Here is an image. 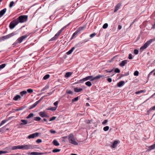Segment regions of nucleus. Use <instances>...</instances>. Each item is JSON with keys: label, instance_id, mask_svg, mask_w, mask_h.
Wrapping results in <instances>:
<instances>
[{"label": "nucleus", "instance_id": "16", "mask_svg": "<svg viewBox=\"0 0 155 155\" xmlns=\"http://www.w3.org/2000/svg\"><path fill=\"white\" fill-rule=\"evenodd\" d=\"M85 28V26L81 27L78 29L77 31H78V33H80Z\"/></svg>", "mask_w": 155, "mask_h": 155}, {"label": "nucleus", "instance_id": "8", "mask_svg": "<svg viewBox=\"0 0 155 155\" xmlns=\"http://www.w3.org/2000/svg\"><path fill=\"white\" fill-rule=\"evenodd\" d=\"M38 133H35L32 134L28 137V139H30L31 138H34L36 137H38Z\"/></svg>", "mask_w": 155, "mask_h": 155}, {"label": "nucleus", "instance_id": "6", "mask_svg": "<svg viewBox=\"0 0 155 155\" xmlns=\"http://www.w3.org/2000/svg\"><path fill=\"white\" fill-rule=\"evenodd\" d=\"M97 78H83L82 79L79 80V81L75 83V84L80 83H82L83 82L86 81L88 80H90V81H93L95 80Z\"/></svg>", "mask_w": 155, "mask_h": 155}, {"label": "nucleus", "instance_id": "5", "mask_svg": "<svg viewBox=\"0 0 155 155\" xmlns=\"http://www.w3.org/2000/svg\"><path fill=\"white\" fill-rule=\"evenodd\" d=\"M28 16L27 15H21L19 16L17 19H18L19 22L22 23L27 21Z\"/></svg>", "mask_w": 155, "mask_h": 155}, {"label": "nucleus", "instance_id": "36", "mask_svg": "<svg viewBox=\"0 0 155 155\" xmlns=\"http://www.w3.org/2000/svg\"><path fill=\"white\" fill-rule=\"evenodd\" d=\"M49 87L48 85H46L41 90V91H43L45 90L48 89Z\"/></svg>", "mask_w": 155, "mask_h": 155}, {"label": "nucleus", "instance_id": "40", "mask_svg": "<svg viewBox=\"0 0 155 155\" xmlns=\"http://www.w3.org/2000/svg\"><path fill=\"white\" fill-rule=\"evenodd\" d=\"M78 100V97H76L72 100V102H73L76 101Z\"/></svg>", "mask_w": 155, "mask_h": 155}, {"label": "nucleus", "instance_id": "18", "mask_svg": "<svg viewBox=\"0 0 155 155\" xmlns=\"http://www.w3.org/2000/svg\"><path fill=\"white\" fill-rule=\"evenodd\" d=\"M21 123L20 124V125H26V124H27L28 123L27 121L26 120L21 119Z\"/></svg>", "mask_w": 155, "mask_h": 155}, {"label": "nucleus", "instance_id": "13", "mask_svg": "<svg viewBox=\"0 0 155 155\" xmlns=\"http://www.w3.org/2000/svg\"><path fill=\"white\" fill-rule=\"evenodd\" d=\"M121 5V3H119L117 4L115 6V9L114 10V12H115L119 9Z\"/></svg>", "mask_w": 155, "mask_h": 155}, {"label": "nucleus", "instance_id": "52", "mask_svg": "<svg viewBox=\"0 0 155 155\" xmlns=\"http://www.w3.org/2000/svg\"><path fill=\"white\" fill-rule=\"evenodd\" d=\"M139 51L137 49H135L134 51V54H138Z\"/></svg>", "mask_w": 155, "mask_h": 155}, {"label": "nucleus", "instance_id": "19", "mask_svg": "<svg viewBox=\"0 0 155 155\" xmlns=\"http://www.w3.org/2000/svg\"><path fill=\"white\" fill-rule=\"evenodd\" d=\"M118 140L114 141V142L113 144L111 146V147L113 148H115L116 147L118 143Z\"/></svg>", "mask_w": 155, "mask_h": 155}, {"label": "nucleus", "instance_id": "9", "mask_svg": "<svg viewBox=\"0 0 155 155\" xmlns=\"http://www.w3.org/2000/svg\"><path fill=\"white\" fill-rule=\"evenodd\" d=\"M51 152H45V153H39L37 152H32L31 153V155H41L44 154L51 153Z\"/></svg>", "mask_w": 155, "mask_h": 155}, {"label": "nucleus", "instance_id": "46", "mask_svg": "<svg viewBox=\"0 0 155 155\" xmlns=\"http://www.w3.org/2000/svg\"><path fill=\"white\" fill-rule=\"evenodd\" d=\"M7 153V151H3L2 150L0 151V155H1L3 154L6 153Z\"/></svg>", "mask_w": 155, "mask_h": 155}, {"label": "nucleus", "instance_id": "32", "mask_svg": "<svg viewBox=\"0 0 155 155\" xmlns=\"http://www.w3.org/2000/svg\"><path fill=\"white\" fill-rule=\"evenodd\" d=\"M14 34L13 33H12L11 34H9V35H6V36H4L3 37V38L5 39H7V38H9V36H13V35H14Z\"/></svg>", "mask_w": 155, "mask_h": 155}, {"label": "nucleus", "instance_id": "11", "mask_svg": "<svg viewBox=\"0 0 155 155\" xmlns=\"http://www.w3.org/2000/svg\"><path fill=\"white\" fill-rule=\"evenodd\" d=\"M60 34V33H59V32H58L55 34L54 36L51 39L49 40V41H51L54 40H55L59 36V35Z\"/></svg>", "mask_w": 155, "mask_h": 155}, {"label": "nucleus", "instance_id": "43", "mask_svg": "<svg viewBox=\"0 0 155 155\" xmlns=\"http://www.w3.org/2000/svg\"><path fill=\"white\" fill-rule=\"evenodd\" d=\"M14 4V2H13V1L11 2L10 3L9 5V7H10V8L12 7L13 6Z\"/></svg>", "mask_w": 155, "mask_h": 155}, {"label": "nucleus", "instance_id": "24", "mask_svg": "<svg viewBox=\"0 0 155 155\" xmlns=\"http://www.w3.org/2000/svg\"><path fill=\"white\" fill-rule=\"evenodd\" d=\"M74 49L75 47H73L71 48V49H70V50H69L68 52H67V54L68 55H69L71 54Z\"/></svg>", "mask_w": 155, "mask_h": 155}, {"label": "nucleus", "instance_id": "17", "mask_svg": "<svg viewBox=\"0 0 155 155\" xmlns=\"http://www.w3.org/2000/svg\"><path fill=\"white\" fill-rule=\"evenodd\" d=\"M107 72H110V73H119L120 72V70L118 68H117L115 69L114 71V70H112L110 71H106Z\"/></svg>", "mask_w": 155, "mask_h": 155}, {"label": "nucleus", "instance_id": "55", "mask_svg": "<svg viewBox=\"0 0 155 155\" xmlns=\"http://www.w3.org/2000/svg\"><path fill=\"white\" fill-rule=\"evenodd\" d=\"M107 122L108 120H105L102 122V124L103 125L105 124Z\"/></svg>", "mask_w": 155, "mask_h": 155}, {"label": "nucleus", "instance_id": "15", "mask_svg": "<svg viewBox=\"0 0 155 155\" xmlns=\"http://www.w3.org/2000/svg\"><path fill=\"white\" fill-rule=\"evenodd\" d=\"M125 84V82L124 81H121L117 84V86L119 87H121Z\"/></svg>", "mask_w": 155, "mask_h": 155}, {"label": "nucleus", "instance_id": "48", "mask_svg": "<svg viewBox=\"0 0 155 155\" xmlns=\"http://www.w3.org/2000/svg\"><path fill=\"white\" fill-rule=\"evenodd\" d=\"M155 110V106H153V107L150 109L149 111H148V112H150L152 110Z\"/></svg>", "mask_w": 155, "mask_h": 155}, {"label": "nucleus", "instance_id": "64", "mask_svg": "<svg viewBox=\"0 0 155 155\" xmlns=\"http://www.w3.org/2000/svg\"><path fill=\"white\" fill-rule=\"evenodd\" d=\"M91 121L90 120H87L86 121V123L87 124H89L90 123Z\"/></svg>", "mask_w": 155, "mask_h": 155}, {"label": "nucleus", "instance_id": "26", "mask_svg": "<svg viewBox=\"0 0 155 155\" xmlns=\"http://www.w3.org/2000/svg\"><path fill=\"white\" fill-rule=\"evenodd\" d=\"M53 144L55 146H58L60 144L58 142V141L56 140H54L53 141Z\"/></svg>", "mask_w": 155, "mask_h": 155}, {"label": "nucleus", "instance_id": "10", "mask_svg": "<svg viewBox=\"0 0 155 155\" xmlns=\"http://www.w3.org/2000/svg\"><path fill=\"white\" fill-rule=\"evenodd\" d=\"M60 34V33H59V32H58L55 34L54 36L51 39L49 40V41H51L54 40H55L59 36V35Z\"/></svg>", "mask_w": 155, "mask_h": 155}, {"label": "nucleus", "instance_id": "44", "mask_svg": "<svg viewBox=\"0 0 155 155\" xmlns=\"http://www.w3.org/2000/svg\"><path fill=\"white\" fill-rule=\"evenodd\" d=\"M129 73L128 72H127V73H126V74H123L121 75L119 78H121L122 77L127 76L129 75Z\"/></svg>", "mask_w": 155, "mask_h": 155}, {"label": "nucleus", "instance_id": "50", "mask_svg": "<svg viewBox=\"0 0 155 155\" xmlns=\"http://www.w3.org/2000/svg\"><path fill=\"white\" fill-rule=\"evenodd\" d=\"M44 97H41V98L38 101H37L36 102L38 104L42 100L43 98Z\"/></svg>", "mask_w": 155, "mask_h": 155}, {"label": "nucleus", "instance_id": "25", "mask_svg": "<svg viewBox=\"0 0 155 155\" xmlns=\"http://www.w3.org/2000/svg\"><path fill=\"white\" fill-rule=\"evenodd\" d=\"M21 98V97L19 95H17L15 96L13 99L15 101H17L19 99H20Z\"/></svg>", "mask_w": 155, "mask_h": 155}, {"label": "nucleus", "instance_id": "29", "mask_svg": "<svg viewBox=\"0 0 155 155\" xmlns=\"http://www.w3.org/2000/svg\"><path fill=\"white\" fill-rule=\"evenodd\" d=\"M18 149H20V145L13 146L12 148V150H14Z\"/></svg>", "mask_w": 155, "mask_h": 155}, {"label": "nucleus", "instance_id": "45", "mask_svg": "<svg viewBox=\"0 0 155 155\" xmlns=\"http://www.w3.org/2000/svg\"><path fill=\"white\" fill-rule=\"evenodd\" d=\"M56 117H52L49 120V121H52L54 120L55 119Z\"/></svg>", "mask_w": 155, "mask_h": 155}, {"label": "nucleus", "instance_id": "54", "mask_svg": "<svg viewBox=\"0 0 155 155\" xmlns=\"http://www.w3.org/2000/svg\"><path fill=\"white\" fill-rule=\"evenodd\" d=\"M66 26H65L63 28H62L58 32H59V33H61L62 31H63V30L65 28Z\"/></svg>", "mask_w": 155, "mask_h": 155}, {"label": "nucleus", "instance_id": "21", "mask_svg": "<svg viewBox=\"0 0 155 155\" xmlns=\"http://www.w3.org/2000/svg\"><path fill=\"white\" fill-rule=\"evenodd\" d=\"M74 91L76 92H79L83 90V89L81 88H78V87H75L74 88Z\"/></svg>", "mask_w": 155, "mask_h": 155}, {"label": "nucleus", "instance_id": "37", "mask_svg": "<svg viewBox=\"0 0 155 155\" xmlns=\"http://www.w3.org/2000/svg\"><path fill=\"white\" fill-rule=\"evenodd\" d=\"M61 150L60 149H55L52 150V152L54 153L58 152L60 151Z\"/></svg>", "mask_w": 155, "mask_h": 155}, {"label": "nucleus", "instance_id": "33", "mask_svg": "<svg viewBox=\"0 0 155 155\" xmlns=\"http://www.w3.org/2000/svg\"><path fill=\"white\" fill-rule=\"evenodd\" d=\"M27 93V91H24L20 92V94L21 95L23 96L24 95L26 94Z\"/></svg>", "mask_w": 155, "mask_h": 155}, {"label": "nucleus", "instance_id": "47", "mask_svg": "<svg viewBox=\"0 0 155 155\" xmlns=\"http://www.w3.org/2000/svg\"><path fill=\"white\" fill-rule=\"evenodd\" d=\"M139 74V72L137 71H135L134 73V75L135 76H137Z\"/></svg>", "mask_w": 155, "mask_h": 155}, {"label": "nucleus", "instance_id": "14", "mask_svg": "<svg viewBox=\"0 0 155 155\" xmlns=\"http://www.w3.org/2000/svg\"><path fill=\"white\" fill-rule=\"evenodd\" d=\"M7 10L6 8H5L0 11V18L5 13Z\"/></svg>", "mask_w": 155, "mask_h": 155}, {"label": "nucleus", "instance_id": "31", "mask_svg": "<svg viewBox=\"0 0 155 155\" xmlns=\"http://www.w3.org/2000/svg\"><path fill=\"white\" fill-rule=\"evenodd\" d=\"M41 119V118L38 117H35L33 118V120L36 121H39Z\"/></svg>", "mask_w": 155, "mask_h": 155}, {"label": "nucleus", "instance_id": "30", "mask_svg": "<svg viewBox=\"0 0 155 155\" xmlns=\"http://www.w3.org/2000/svg\"><path fill=\"white\" fill-rule=\"evenodd\" d=\"M57 109V107H51L48 108L47 109V110H51L52 111H54Z\"/></svg>", "mask_w": 155, "mask_h": 155}, {"label": "nucleus", "instance_id": "38", "mask_svg": "<svg viewBox=\"0 0 155 155\" xmlns=\"http://www.w3.org/2000/svg\"><path fill=\"white\" fill-rule=\"evenodd\" d=\"M78 31H76L72 35V37H71V39H72L77 34H78Z\"/></svg>", "mask_w": 155, "mask_h": 155}, {"label": "nucleus", "instance_id": "27", "mask_svg": "<svg viewBox=\"0 0 155 155\" xmlns=\"http://www.w3.org/2000/svg\"><path fill=\"white\" fill-rule=\"evenodd\" d=\"M154 70H153L152 71H151L148 75V78H149L150 77L152 76L151 75L153 74V75H155V71H154Z\"/></svg>", "mask_w": 155, "mask_h": 155}, {"label": "nucleus", "instance_id": "7", "mask_svg": "<svg viewBox=\"0 0 155 155\" xmlns=\"http://www.w3.org/2000/svg\"><path fill=\"white\" fill-rule=\"evenodd\" d=\"M28 36V35H25L19 38L17 40L18 43H21L23 40L25 39Z\"/></svg>", "mask_w": 155, "mask_h": 155}, {"label": "nucleus", "instance_id": "20", "mask_svg": "<svg viewBox=\"0 0 155 155\" xmlns=\"http://www.w3.org/2000/svg\"><path fill=\"white\" fill-rule=\"evenodd\" d=\"M39 115L42 117H45V116H46V115L47 113L45 111L40 112L39 113Z\"/></svg>", "mask_w": 155, "mask_h": 155}, {"label": "nucleus", "instance_id": "1", "mask_svg": "<svg viewBox=\"0 0 155 155\" xmlns=\"http://www.w3.org/2000/svg\"><path fill=\"white\" fill-rule=\"evenodd\" d=\"M155 39H151L147 41L144 45L142 46L140 48V51L142 52L143 50L146 49L149 45L153 42L155 41Z\"/></svg>", "mask_w": 155, "mask_h": 155}, {"label": "nucleus", "instance_id": "12", "mask_svg": "<svg viewBox=\"0 0 155 155\" xmlns=\"http://www.w3.org/2000/svg\"><path fill=\"white\" fill-rule=\"evenodd\" d=\"M127 61L128 60H126L123 61L119 65L121 67H123L127 63Z\"/></svg>", "mask_w": 155, "mask_h": 155}, {"label": "nucleus", "instance_id": "42", "mask_svg": "<svg viewBox=\"0 0 155 155\" xmlns=\"http://www.w3.org/2000/svg\"><path fill=\"white\" fill-rule=\"evenodd\" d=\"M108 26V25L107 23H105L103 25V28L104 29H106L107 27Z\"/></svg>", "mask_w": 155, "mask_h": 155}, {"label": "nucleus", "instance_id": "34", "mask_svg": "<svg viewBox=\"0 0 155 155\" xmlns=\"http://www.w3.org/2000/svg\"><path fill=\"white\" fill-rule=\"evenodd\" d=\"M85 84L88 87H90L91 86L92 84L91 83V82L90 81H88L86 82Z\"/></svg>", "mask_w": 155, "mask_h": 155}, {"label": "nucleus", "instance_id": "22", "mask_svg": "<svg viewBox=\"0 0 155 155\" xmlns=\"http://www.w3.org/2000/svg\"><path fill=\"white\" fill-rule=\"evenodd\" d=\"M155 148V143L153 145L149 146L148 147V148L147 150V151H150L154 149Z\"/></svg>", "mask_w": 155, "mask_h": 155}, {"label": "nucleus", "instance_id": "4", "mask_svg": "<svg viewBox=\"0 0 155 155\" xmlns=\"http://www.w3.org/2000/svg\"><path fill=\"white\" fill-rule=\"evenodd\" d=\"M68 140L70 143L75 145H78V143L75 141L74 135L72 134H71L69 135Z\"/></svg>", "mask_w": 155, "mask_h": 155}, {"label": "nucleus", "instance_id": "51", "mask_svg": "<svg viewBox=\"0 0 155 155\" xmlns=\"http://www.w3.org/2000/svg\"><path fill=\"white\" fill-rule=\"evenodd\" d=\"M27 92L29 93H31L33 92V90L31 89H29L27 90Z\"/></svg>", "mask_w": 155, "mask_h": 155}, {"label": "nucleus", "instance_id": "2", "mask_svg": "<svg viewBox=\"0 0 155 155\" xmlns=\"http://www.w3.org/2000/svg\"><path fill=\"white\" fill-rule=\"evenodd\" d=\"M20 149L22 150H28L36 148L35 146H33L31 145H20Z\"/></svg>", "mask_w": 155, "mask_h": 155}, {"label": "nucleus", "instance_id": "53", "mask_svg": "<svg viewBox=\"0 0 155 155\" xmlns=\"http://www.w3.org/2000/svg\"><path fill=\"white\" fill-rule=\"evenodd\" d=\"M6 120H4L2 121L1 122V124L0 125V126L3 125L5 123H6Z\"/></svg>", "mask_w": 155, "mask_h": 155}, {"label": "nucleus", "instance_id": "49", "mask_svg": "<svg viewBox=\"0 0 155 155\" xmlns=\"http://www.w3.org/2000/svg\"><path fill=\"white\" fill-rule=\"evenodd\" d=\"M143 90H140L135 92V94H138L140 93H142L143 92Z\"/></svg>", "mask_w": 155, "mask_h": 155}, {"label": "nucleus", "instance_id": "58", "mask_svg": "<svg viewBox=\"0 0 155 155\" xmlns=\"http://www.w3.org/2000/svg\"><path fill=\"white\" fill-rule=\"evenodd\" d=\"M128 58L129 59H132V55L130 54L129 55Z\"/></svg>", "mask_w": 155, "mask_h": 155}, {"label": "nucleus", "instance_id": "41", "mask_svg": "<svg viewBox=\"0 0 155 155\" xmlns=\"http://www.w3.org/2000/svg\"><path fill=\"white\" fill-rule=\"evenodd\" d=\"M6 64H3L0 65V70L4 68Z\"/></svg>", "mask_w": 155, "mask_h": 155}, {"label": "nucleus", "instance_id": "39", "mask_svg": "<svg viewBox=\"0 0 155 155\" xmlns=\"http://www.w3.org/2000/svg\"><path fill=\"white\" fill-rule=\"evenodd\" d=\"M109 127L108 126H106L105 127L103 128V130L104 131H107L109 129Z\"/></svg>", "mask_w": 155, "mask_h": 155}, {"label": "nucleus", "instance_id": "35", "mask_svg": "<svg viewBox=\"0 0 155 155\" xmlns=\"http://www.w3.org/2000/svg\"><path fill=\"white\" fill-rule=\"evenodd\" d=\"M34 115V114L33 113H31L30 114L28 115V116L26 118L27 119H29V118H31L32 117H33Z\"/></svg>", "mask_w": 155, "mask_h": 155}, {"label": "nucleus", "instance_id": "63", "mask_svg": "<svg viewBox=\"0 0 155 155\" xmlns=\"http://www.w3.org/2000/svg\"><path fill=\"white\" fill-rule=\"evenodd\" d=\"M50 76V75L49 74H46L45 75L43 78H49Z\"/></svg>", "mask_w": 155, "mask_h": 155}, {"label": "nucleus", "instance_id": "59", "mask_svg": "<svg viewBox=\"0 0 155 155\" xmlns=\"http://www.w3.org/2000/svg\"><path fill=\"white\" fill-rule=\"evenodd\" d=\"M66 93L68 94H72L73 93V92L71 91H67Z\"/></svg>", "mask_w": 155, "mask_h": 155}, {"label": "nucleus", "instance_id": "56", "mask_svg": "<svg viewBox=\"0 0 155 155\" xmlns=\"http://www.w3.org/2000/svg\"><path fill=\"white\" fill-rule=\"evenodd\" d=\"M58 101H56L55 102H54V105L55 106V107H57V108L58 107Z\"/></svg>", "mask_w": 155, "mask_h": 155}, {"label": "nucleus", "instance_id": "23", "mask_svg": "<svg viewBox=\"0 0 155 155\" xmlns=\"http://www.w3.org/2000/svg\"><path fill=\"white\" fill-rule=\"evenodd\" d=\"M73 72H67L65 74L64 76L66 78L70 77L71 76Z\"/></svg>", "mask_w": 155, "mask_h": 155}, {"label": "nucleus", "instance_id": "28", "mask_svg": "<svg viewBox=\"0 0 155 155\" xmlns=\"http://www.w3.org/2000/svg\"><path fill=\"white\" fill-rule=\"evenodd\" d=\"M37 104H38L36 102H35L34 104H33L31 106H30V107L29 108V109L31 110L33 109V108L35 107Z\"/></svg>", "mask_w": 155, "mask_h": 155}, {"label": "nucleus", "instance_id": "61", "mask_svg": "<svg viewBox=\"0 0 155 155\" xmlns=\"http://www.w3.org/2000/svg\"><path fill=\"white\" fill-rule=\"evenodd\" d=\"M95 35H96V33H94L91 34L90 35V36L91 38H92L93 37H94V36H95Z\"/></svg>", "mask_w": 155, "mask_h": 155}, {"label": "nucleus", "instance_id": "57", "mask_svg": "<svg viewBox=\"0 0 155 155\" xmlns=\"http://www.w3.org/2000/svg\"><path fill=\"white\" fill-rule=\"evenodd\" d=\"M36 142L37 143H39L41 142L42 140L40 139H38L36 140Z\"/></svg>", "mask_w": 155, "mask_h": 155}, {"label": "nucleus", "instance_id": "60", "mask_svg": "<svg viewBox=\"0 0 155 155\" xmlns=\"http://www.w3.org/2000/svg\"><path fill=\"white\" fill-rule=\"evenodd\" d=\"M50 132L51 134H54L56 132L55 131L52 130H50Z\"/></svg>", "mask_w": 155, "mask_h": 155}, {"label": "nucleus", "instance_id": "62", "mask_svg": "<svg viewBox=\"0 0 155 155\" xmlns=\"http://www.w3.org/2000/svg\"><path fill=\"white\" fill-rule=\"evenodd\" d=\"M107 80L109 82H110L112 81L111 78H107Z\"/></svg>", "mask_w": 155, "mask_h": 155}, {"label": "nucleus", "instance_id": "3", "mask_svg": "<svg viewBox=\"0 0 155 155\" xmlns=\"http://www.w3.org/2000/svg\"><path fill=\"white\" fill-rule=\"evenodd\" d=\"M19 21L18 19H16L12 21L9 25L10 29H12L18 23Z\"/></svg>", "mask_w": 155, "mask_h": 155}]
</instances>
